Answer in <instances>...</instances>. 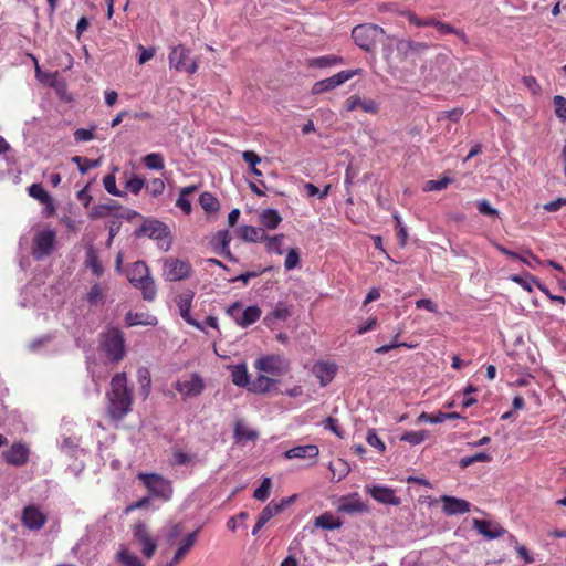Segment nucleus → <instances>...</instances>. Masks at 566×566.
I'll use <instances>...</instances> for the list:
<instances>
[{"label": "nucleus", "instance_id": "f257e3e1", "mask_svg": "<svg viewBox=\"0 0 566 566\" xmlns=\"http://www.w3.org/2000/svg\"><path fill=\"white\" fill-rule=\"evenodd\" d=\"M107 412L113 420H122L132 411L133 390L127 386L125 373H117L111 380V391L107 394Z\"/></svg>", "mask_w": 566, "mask_h": 566}, {"label": "nucleus", "instance_id": "f03ea898", "mask_svg": "<svg viewBox=\"0 0 566 566\" xmlns=\"http://www.w3.org/2000/svg\"><path fill=\"white\" fill-rule=\"evenodd\" d=\"M99 347L105 353L109 363L117 364L126 356L124 333L115 326H107L99 334Z\"/></svg>", "mask_w": 566, "mask_h": 566}, {"label": "nucleus", "instance_id": "7ed1b4c3", "mask_svg": "<svg viewBox=\"0 0 566 566\" xmlns=\"http://www.w3.org/2000/svg\"><path fill=\"white\" fill-rule=\"evenodd\" d=\"M133 235L136 239L148 237L156 240L157 245L163 251H168L171 248L172 237L170 229L163 221L153 218H143L140 227L134 230Z\"/></svg>", "mask_w": 566, "mask_h": 566}, {"label": "nucleus", "instance_id": "20e7f679", "mask_svg": "<svg viewBox=\"0 0 566 566\" xmlns=\"http://www.w3.org/2000/svg\"><path fill=\"white\" fill-rule=\"evenodd\" d=\"M138 478L148 489L150 496L165 502L172 497L174 489L170 480L157 473H140Z\"/></svg>", "mask_w": 566, "mask_h": 566}, {"label": "nucleus", "instance_id": "39448f33", "mask_svg": "<svg viewBox=\"0 0 566 566\" xmlns=\"http://www.w3.org/2000/svg\"><path fill=\"white\" fill-rule=\"evenodd\" d=\"M384 33L385 31L381 27L371 23H364L356 25L352 30V38L356 45L361 50L370 52L376 45L377 38Z\"/></svg>", "mask_w": 566, "mask_h": 566}, {"label": "nucleus", "instance_id": "423d86ee", "mask_svg": "<svg viewBox=\"0 0 566 566\" xmlns=\"http://www.w3.org/2000/svg\"><path fill=\"white\" fill-rule=\"evenodd\" d=\"M56 243V232L51 229L42 230L35 233L32 244V256L36 261L48 258L54 250Z\"/></svg>", "mask_w": 566, "mask_h": 566}, {"label": "nucleus", "instance_id": "0eeeda50", "mask_svg": "<svg viewBox=\"0 0 566 566\" xmlns=\"http://www.w3.org/2000/svg\"><path fill=\"white\" fill-rule=\"evenodd\" d=\"M297 495L293 494L289 497H283L279 503L271 501L259 514L256 523L252 530V535H256L260 530L275 515L280 514L285 507L291 505Z\"/></svg>", "mask_w": 566, "mask_h": 566}, {"label": "nucleus", "instance_id": "6e6552de", "mask_svg": "<svg viewBox=\"0 0 566 566\" xmlns=\"http://www.w3.org/2000/svg\"><path fill=\"white\" fill-rule=\"evenodd\" d=\"M360 73H361V69L340 71L331 77H327V78L316 82L312 86L311 92L313 95L328 92V91L334 90L337 86L344 84L345 82L349 81L355 75L360 74Z\"/></svg>", "mask_w": 566, "mask_h": 566}, {"label": "nucleus", "instance_id": "1a4fd4ad", "mask_svg": "<svg viewBox=\"0 0 566 566\" xmlns=\"http://www.w3.org/2000/svg\"><path fill=\"white\" fill-rule=\"evenodd\" d=\"M169 64L177 71H186L188 74L197 72V61L189 57V50L182 44L174 46L169 54Z\"/></svg>", "mask_w": 566, "mask_h": 566}, {"label": "nucleus", "instance_id": "9d476101", "mask_svg": "<svg viewBox=\"0 0 566 566\" xmlns=\"http://www.w3.org/2000/svg\"><path fill=\"white\" fill-rule=\"evenodd\" d=\"M191 274V265L189 262L169 258L164 262V276L166 281L175 282L189 277Z\"/></svg>", "mask_w": 566, "mask_h": 566}, {"label": "nucleus", "instance_id": "9b49d317", "mask_svg": "<svg viewBox=\"0 0 566 566\" xmlns=\"http://www.w3.org/2000/svg\"><path fill=\"white\" fill-rule=\"evenodd\" d=\"M255 367L264 373L275 376L284 375L290 369L289 360L280 355H269L259 358L255 361Z\"/></svg>", "mask_w": 566, "mask_h": 566}, {"label": "nucleus", "instance_id": "f8f14e48", "mask_svg": "<svg viewBox=\"0 0 566 566\" xmlns=\"http://www.w3.org/2000/svg\"><path fill=\"white\" fill-rule=\"evenodd\" d=\"M3 460L14 467H21L29 459V449L21 442L13 443L8 450L2 452Z\"/></svg>", "mask_w": 566, "mask_h": 566}, {"label": "nucleus", "instance_id": "ddd939ff", "mask_svg": "<svg viewBox=\"0 0 566 566\" xmlns=\"http://www.w3.org/2000/svg\"><path fill=\"white\" fill-rule=\"evenodd\" d=\"M195 296L192 291H187L177 297V305L179 307L180 316L191 326H195L199 331H203V326L200 322L195 319L190 314L191 302Z\"/></svg>", "mask_w": 566, "mask_h": 566}, {"label": "nucleus", "instance_id": "4468645a", "mask_svg": "<svg viewBox=\"0 0 566 566\" xmlns=\"http://www.w3.org/2000/svg\"><path fill=\"white\" fill-rule=\"evenodd\" d=\"M443 503L442 511L444 514L452 516L470 512L471 504L467 500L459 499L450 495H442L440 497Z\"/></svg>", "mask_w": 566, "mask_h": 566}, {"label": "nucleus", "instance_id": "2eb2a0df", "mask_svg": "<svg viewBox=\"0 0 566 566\" xmlns=\"http://www.w3.org/2000/svg\"><path fill=\"white\" fill-rule=\"evenodd\" d=\"M46 516L35 506L29 505L22 512V523L31 531H38L46 523Z\"/></svg>", "mask_w": 566, "mask_h": 566}, {"label": "nucleus", "instance_id": "dca6fc26", "mask_svg": "<svg viewBox=\"0 0 566 566\" xmlns=\"http://www.w3.org/2000/svg\"><path fill=\"white\" fill-rule=\"evenodd\" d=\"M473 528L488 539L499 538L506 533L500 524L479 518H473Z\"/></svg>", "mask_w": 566, "mask_h": 566}, {"label": "nucleus", "instance_id": "f3484780", "mask_svg": "<svg viewBox=\"0 0 566 566\" xmlns=\"http://www.w3.org/2000/svg\"><path fill=\"white\" fill-rule=\"evenodd\" d=\"M318 454H319V449L316 444H306V446H297V447L286 450L283 453V457L287 460L310 459V460H313V463H316Z\"/></svg>", "mask_w": 566, "mask_h": 566}, {"label": "nucleus", "instance_id": "a211bd4d", "mask_svg": "<svg viewBox=\"0 0 566 566\" xmlns=\"http://www.w3.org/2000/svg\"><path fill=\"white\" fill-rule=\"evenodd\" d=\"M368 493L379 503L398 506L401 503L400 497L395 495V491L387 486L375 485L368 488Z\"/></svg>", "mask_w": 566, "mask_h": 566}, {"label": "nucleus", "instance_id": "6ab92c4d", "mask_svg": "<svg viewBox=\"0 0 566 566\" xmlns=\"http://www.w3.org/2000/svg\"><path fill=\"white\" fill-rule=\"evenodd\" d=\"M199 532L200 528H197L196 531L187 534V536L180 542L178 549L169 562V566L177 565L189 553L197 542Z\"/></svg>", "mask_w": 566, "mask_h": 566}, {"label": "nucleus", "instance_id": "aec40b11", "mask_svg": "<svg viewBox=\"0 0 566 566\" xmlns=\"http://www.w3.org/2000/svg\"><path fill=\"white\" fill-rule=\"evenodd\" d=\"M338 511L350 514L361 513L367 511V505L359 499L357 493H354L340 500Z\"/></svg>", "mask_w": 566, "mask_h": 566}, {"label": "nucleus", "instance_id": "412c9836", "mask_svg": "<svg viewBox=\"0 0 566 566\" xmlns=\"http://www.w3.org/2000/svg\"><path fill=\"white\" fill-rule=\"evenodd\" d=\"M150 276L149 268L144 261L133 263L127 272V279L133 286L142 283Z\"/></svg>", "mask_w": 566, "mask_h": 566}, {"label": "nucleus", "instance_id": "4be33fe9", "mask_svg": "<svg viewBox=\"0 0 566 566\" xmlns=\"http://www.w3.org/2000/svg\"><path fill=\"white\" fill-rule=\"evenodd\" d=\"M238 234L245 242H263L268 239V234L264 229L247 224L241 226L238 229Z\"/></svg>", "mask_w": 566, "mask_h": 566}, {"label": "nucleus", "instance_id": "5701e85b", "mask_svg": "<svg viewBox=\"0 0 566 566\" xmlns=\"http://www.w3.org/2000/svg\"><path fill=\"white\" fill-rule=\"evenodd\" d=\"M313 370L321 385L325 387L334 379L337 368L335 364L318 363Z\"/></svg>", "mask_w": 566, "mask_h": 566}, {"label": "nucleus", "instance_id": "b1692460", "mask_svg": "<svg viewBox=\"0 0 566 566\" xmlns=\"http://www.w3.org/2000/svg\"><path fill=\"white\" fill-rule=\"evenodd\" d=\"M177 389L187 396L196 397L202 392L203 381L197 374H195L190 380L179 382Z\"/></svg>", "mask_w": 566, "mask_h": 566}, {"label": "nucleus", "instance_id": "393cba45", "mask_svg": "<svg viewBox=\"0 0 566 566\" xmlns=\"http://www.w3.org/2000/svg\"><path fill=\"white\" fill-rule=\"evenodd\" d=\"M277 380L259 375L254 380L250 381L248 390L253 394H265L274 389Z\"/></svg>", "mask_w": 566, "mask_h": 566}, {"label": "nucleus", "instance_id": "a878e982", "mask_svg": "<svg viewBox=\"0 0 566 566\" xmlns=\"http://www.w3.org/2000/svg\"><path fill=\"white\" fill-rule=\"evenodd\" d=\"M281 221L282 217L280 216L277 210L272 208L263 210L260 214V223L269 230L276 229Z\"/></svg>", "mask_w": 566, "mask_h": 566}, {"label": "nucleus", "instance_id": "bb28decb", "mask_svg": "<svg viewBox=\"0 0 566 566\" xmlns=\"http://www.w3.org/2000/svg\"><path fill=\"white\" fill-rule=\"evenodd\" d=\"M261 310L256 305L248 306L240 317H235V322L238 325L242 327H248L254 324L261 316Z\"/></svg>", "mask_w": 566, "mask_h": 566}, {"label": "nucleus", "instance_id": "cd10ccee", "mask_svg": "<svg viewBox=\"0 0 566 566\" xmlns=\"http://www.w3.org/2000/svg\"><path fill=\"white\" fill-rule=\"evenodd\" d=\"M231 379L235 386L248 389L250 377L245 364H239L232 367Z\"/></svg>", "mask_w": 566, "mask_h": 566}, {"label": "nucleus", "instance_id": "c85d7f7f", "mask_svg": "<svg viewBox=\"0 0 566 566\" xmlns=\"http://www.w3.org/2000/svg\"><path fill=\"white\" fill-rule=\"evenodd\" d=\"M120 208H122V206L119 203H117L114 200H109L108 203H102V205L94 206L88 213V218L92 220L105 218L112 211L118 210Z\"/></svg>", "mask_w": 566, "mask_h": 566}, {"label": "nucleus", "instance_id": "c756f323", "mask_svg": "<svg viewBox=\"0 0 566 566\" xmlns=\"http://www.w3.org/2000/svg\"><path fill=\"white\" fill-rule=\"evenodd\" d=\"M199 203L201 208L208 213L218 212L220 210V202L218 198L208 191H205L200 195Z\"/></svg>", "mask_w": 566, "mask_h": 566}, {"label": "nucleus", "instance_id": "7c9ffc66", "mask_svg": "<svg viewBox=\"0 0 566 566\" xmlns=\"http://www.w3.org/2000/svg\"><path fill=\"white\" fill-rule=\"evenodd\" d=\"M314 525L323 530L332 531L340 528L342 522L339 520H335L332 513L326 512L315 518Z\"/></svg>", "mask_w": 566, "mask_h": 566}, {"label": "nucleus", "instance_id": "2f4dec72", "mask_svg": "<svg viewBox=\"0 0 566 566\" xmlns=\"http://www.w3.org/2000/svg\"><path fill=\"white\" fill-rule=\"evenodd\" d=\"M328 469L333 473V478H336V481L343 480L350 472L349 464L343 459H337L335 462H331Z\"/></svg>", "mask_w": 566, "mask_h": 566}, {"label": "nucleus", "instance_id": "473e14b6", "mask_svg": "<svg viewBox=\"0 0 566 566\" xmlns=\"http://www.w3.org/2000/svg\"><path fill=\"white\" fill-rule=\"evenodd\" d=\"M427 49H428V45L426 43L416 42V41H411V40H405V41H400L398 43V50L402 51L405 54H408V53L420 54V53L424 52Z\"/></svg>", "mask_w": 566, "mask_h": 566}, {"label": "nucleus", "instance_id": "72a5a7b5", "mask_svg": "<svg viewBox=\"0 0 566 566\" xmlns=\"http://www.w3.org/2000/svg\"><path fill=\"white\" fill-rule=\"evenodd\" d=\"M135 287L139 289L143 294V298L146 301H154L156 297L157 289L155 281L151 276L142 281V283L137 284Z\"/></svg>", "mask_w": 566, "mask_h": 566}, {"label": "nucleus", "instance_id": "f704fd0d", "mask_svg": "<svg viewBox=\"0 0 566 566\" xmlns=\"http://www.w3.org/2000/svg\"><path fill=\"white\" fill-rule=\"evenodd\" d=\"M86 263L91 268L92 272L97 276H102L104 269L98 261L95 250L93 247H90L86 252Z\"/></svg>", "mask_w": 566, "mask_h": 566}, {"label": "nucleus", "instance_id": "c9c22d12", "mask_svg": "<svg viewBox=\"0 0 566 566\" xmlns=\"http://www.w3.org/2000/svg\"><path fill=\"white\" fill-rule=\"evenodd\" d=\"M429 436V432L427 430H420V431H406L401 437V441L409 442L410 444H420L423 442Z\"/></svg>", "mask_w": 566, "mask_h": 566}, {"label": "nucleus", "instance_id": "e433bc0d", "mask_svg": "<svg viewBox=\"0 0 566 566\" xmlns=\"http://www.w3.org/2000/svg\"><path fill=\"white\" fill-rule=\"evenodd\" d=\"M491 460H492V457L489 453L478 452L473 455L464 457V458L460 459L459 465H460V468L465 469L475 462H490Z\"/></svg>", "mask_w": 566, "mask_h": 566}, {"label": "nucleus", "instance_id": "4c0bfd02", "mask_svg": "<svg viewBox=\"0 0 566 566\" xmlns=\"http://www.w3.org/2000/svg\"><path fill=\"white\" fill-rule=\"evenodd\" d=\"M344 59L338 55H325L321 57H316L311 62V66L315 67H327L335 64H342Z\"/></svg>", "mask_w": 566, "mask_h": 566}, {"label": "nucleus", "instance_id": "58836bf2", "mask_svg": "<svg viewBox=\"0 0 566 566\" xmlns=\"http://www.w3.org/2000/svg\"><path fill=\"white\" fill-rule=\"evenodd\" d=\"M28 193L30 197L39 200L41 203H44L50 200V193L43 188L41 184H32L28 188Z\"/></svg>", "mask_w": 566, "mask_h": 566}, {"label": "nucleus", "instance_id": "ea45409f", "mask_svg": "<svg viewBox=\"0 0 566 566\" xmlns=\"http://www.w3.org/2000/svg\"><path fill=\"white\" fill-rule=\"evenodd\" d=\"M144 164L148 169L161 170L165 167L164 158L158 153H150L144 157Z\"/></svg>", "mask_w": 566, "mask_h": 566}, {"label": "nucleus", "instance_id": "a19ab883", "mask_svg": "<svg viewBox=\"0 0 566 566\" xmlns=\"http://www.w3.org/2000/svg\"><path fill=\"white\" fill-rule=\"evenodd\" d=\"M117 558L124 566H144L138 556L127 549L118 552Z\"/></svg>", "mask_w": 566, "mask_h": 566}, {"label": "nucleus", "instance_id": "79ce46f5", "mask_svg": "<svg viewBox=\"0 0 566 566\" xmlns=\"http://www.w3.org/2000/svg\"><path fill=\"white\" fill-rule=\"evenodd\" d=\"M272 486L271 478L265 476L262 479V482L258 489H255L253 493V497L259 501H265L270 496V490Z\"/></svg>", "mask_w": 566, "mask_h": 566}, {"label": "nucleus", "instance_id": "37998d69", "mask_svg": "<svg viewBox=\"0 0 566 566\" xmlns=\"http://www.w3.org/2000/svg\"><path fill=\"white\" fill-rule=\"evenodd\" d=\"M234 438L238 441H242V440H251L252 441L258 438V432L254 430H248L240 422H237L235 427H234Z\"/></svg>", "mask_w": 566, "mask_h": 566}, {"label": "nucleus", "instance_id": "c03bdc74", "mask_svg": "<svg viewBox=\"0 0 566 566\" xmlns=\"http://www.w3.org/2000/svg\"><path fill=\"white\" fill-rule=\"evenodd\" d=\"M284 239V234H275L273 237H269L265 239L266 241V249L269 252H274L279 255L283 254L282 250V242Z\"/></svg>", "mask_w": 566, "mask_h": 566}, {"label": "nucleus", "instance_id": "a18cd8bd", "mask_svg": "<svg viewBox=\"0 0 566 566\" xmlns=\"http://www.w3.org/2000/svg\"><path fill=\"white\" fill-rule=\"evenodd\" d=\"M290 316L291 313L286 307L277 306L265 316L264 322L270 325L275 319L285 321Z\"/></svg>", "mask_w": 566, "mask_h": 566}, {"label": "nucleus", "instance_id": "49530a36", "mask_svg": "<svg viewBox=\"0 0 566 566\" xmlns=\"http://www.w3.org/2000/svg\"><path fill=\"white\" fill-rule=\"evenodd\" d=\"M103 185H104L105 190L113 196H117V197L126 196V193L124 191H120L116 187V179L113 174H109L104 177Z\"/></svg>", "mask_w": 566, "mask_h": 566}, {"label": "nucleus", "instance_id": "de8ad7c7", "mask_svg": "<svg viewBox=\"0 0 566 566\" xmlns=\"http://www.w3.org/2000/svg\"><path fill=\"white\" fill-rule=\"evenodd\" d=\"M451 182H452V179L449 177H442L438 180H428L423 187V190L424 191H440V190L447 188V186Z\"/></svg>", "mask_w": 566, "mask_h": 566}, {"label": "nucleus", "instance_id": "09e8293b", "mask_svg": "<svg viewBox=\"0 0 566 566\" xmlns=\"http://www.w3.org/2000/svg\"><path fill=\"white\" fill-rule=\"evenodd\" d=\"M300 252L297 249L291 248L287 250L284 266L287 271L293 270L300 265Z\"/></svg>", "mask_w": 566, "mask_h": 566}, {"label": "nucleus", "instance_id": "8fccbe9b", "mask_svg": "<svg viewBox=\"0 0 566 566\" xmlns=\"http://www.w3.org/2000/svg\"><path fill=\"white\" fill-rule=\"evenodd\" d=\"M133 533H134V537H135L138 542H140V543L146 542V541H148V539L153 538V537H151V535H150V534H149V532H148V527H147L146 523H144V522H142V521L137 522V523L134 525V531H133Z\"/></svg>", "mask_w": 566, "mask_h": 566}, {"label": "nucleus", "instance_id": "3c124183", "mask_svg": "<svg viewBox=\"0 0 566 566\" xmlns=\"http://www.w3.org/2000/svg\"><path fill=\"white\" fill-rule=\"evenodd\" d=\"M138 379L142 386V392L145 397L149 395L150 391V385H151V378L148 369L140 368L138 370Z\"/></svg>", "mask_w": 566, "mask_h": 566}, {"label": "nucleus", "instance_id": "603ef678", "mask_svg": "<svg viewBox=\"0 0 566 566\" xmlns=\"http://www.w3.org/2000/svg\"><path fill=\"white\" fill-rule=\"evenodd\" d=\"M553 103L555 106V114L562 120H566V98L560 95H556L553 98Z\"/></svg>", "mask_w": 566, "mask_h": 566}, {"label": "nucleus", "instance_id": "864d4df0", "mask_svg": "<svg viewBox=\"0 0 566 566\" xmlns=\"http://www.w3.org/2000/svg\"><path fill=\"white\" fill-rule=\"evenodd\" d=\"M96 129V126L93 125L91 128L86 129V128H77L75 129L74 132V139L76 143H82V142H88V140H92L94 139V132Z\"/></svg>", "mask_w": 566, "mask_h": 566}, {"label": "nucleus", "instance_id": "5fc2aeb1", "mask_svg": "<svg viewBox=\"0 0 566 566\" xmlns=\"http://www.w3.org/2000/svg\"><path fill=\"white\" fill-rule=\"evenodd\" d=\"M103 290L98 283H95L86 294V300L91 305H96L103 300Z\"/></svg>", "mask_w": 566, "mask_h": 566}, {"label": "nucleus", "instance_id": "6e6d98bb", "mask_svg": "<svg viewBox=\"0 0 566 566\" xmlns=\"http://www.w3.org/2000/svg\"><path fill=\"white\" fill-rule=\"evenodd\" d=\"M424 24H431V27H434L440 33L444 34L457 32V30L451 24L438 21L434 18H428V21Z\"/></svg>", "mask_w": 566, "mask_h": 566}, {"label": "nucleus", "instance_id": "4d7b16f0", "mask_svg": "<svg viewBox=\"0 0 566 566\" xmlns=\"http://www.w3.org/2000/svg\"><path fill=\"white\" fill-rule=\"evenodd\" d=\"M230 241H231V237H230L228 230H219L214 234V237L212 239V243L214 244V249L220 248V247L229 245Z\"/></svg>", "mask_w": 566, "mask_h": 566}, {"label": "nucleus", "instance_id": "13d9d810", "mask_svg": "<svg viewBox=\"0 0 566 566\" xmlns=\"http://www.w3.org/2000/svg\"><path fill=\"white\" fill-rule=\"evenodd\" d=\"M531 281L534 282V284L552 301L558 302L560 304L565 303L564 296L560 295H553V293L549 292V290L535 276H531Z\"/></svg>", "mask_w": 566, "mask_h": 566}, {"label": "nucleus", "instance_id": "bf43d9fd", "mask_svg": "<svg viewBox=\"0 0 566 566\" xmlns=\"http://www.w3.org/2000/svg\"><path fill=\"white\" fill-rule=\"evenodd\" d=\"M366 441L369 446L378 449L380 452H384L386 449L385 443L381 441V439L378 437L376 431L374 429H370L367 433Z\"/></svg>", "mask_w": 566, "mask_h": 566}, {"label": "nucleus", "instance_id": "052dcab7", "mask_svg": "<svg viewBox=\"0 0 566 566\" xmlns=\"http://www.w3.org/2000/svg\"><path fill=\"white\" fill-rule=\"evenodd\" d=\"M145 186V179L138 176H134L126 182V188L134 195L140 192Z\"/></svg>", "mask_w": 566, "mask_h": 566}, {"label": "nucleus", "instance_id": "680f3d73", "mask_svg": "<svg viewBox=\"0 0 566 566\" xmlns=\"http://www.w3.org/2000/svg\"><path fill=\"white\" fill-rule=\"evenodd\" d=\"M306 192L310 197L318 196V198H325L331 189V185H327L323 190H319L315 185L307 182L305 184Z\"/></svg>", "mask_w": 566, "mask_h": 566}, {"label": "nucleus", "instance_id": "e2e57ef3", "mask_svg": "<svg viewBox=\"0 0 566 566\" xmlns=\"http://www.w3.org/2000/svg\"><path fill=\"white\" fill-rule=\"evenodd\" d=\"M394 219L396 220L397 228H398L397 237H398L399 245L403 248L407 244V239H408L407 229L405 226H402L401 219L398 214H395Z\"/></svg>", "mask_w": 566, "mask_h": 566}, {"label": "nucleus", "instance_id": "0e129e2a", "mask_svg": "<svg viewBox=\"0 0 566 566\" xmlns=\"http://www.w3.org/2000/svg\"><path fill=\"white\" fill-rule=\"evenodd\" d=\"M53 339V336L50 335V334H46V335H43L39 338H35L33 339L28 348L31 350V352H39L45 344H48L49 342H51Z\"/></svg>", "mask_w": 566, "mask_h": 566}, {"label": "nucleus", "instance_id": "69168bd1", "mask_svg": "<svg viewBox=\"0 0 566 566\" xmlns=\"http://www.w3.org/2000/svg\"><path fill=\"white\" fill-rule=\"evenodd\" d=\"M147 188L153 197H158L165 190V182L160 178H155L150 181Z\"/></svg>", "mask_w": 566, "mask_h": 566}, {"label": "nucleus", "instance_id": "338daca9", "mask_svg": "<svg viewBox=\"0 0 566 566\" xmlns=\"http://www.w3.org/2000/svg\"><path fill=\"white\" fill-rule=\"evenodd\" d=\"M193 457L180 450L175 451L172 454V462L177 465H187L192 461Z\"/></svg>", "mask_w": 566, "mask_h": 566}, {"label": "nucleus", "instance_id": "774afa93", "mask_svg": "<svg viewBox=\"0 0 566 566\" xmlns=\"http://www.w3.org/2000/svg\"><path fill=\"white\" fill-rule=\"evenodd\" d=\"M478 210L481 214L495 217L499 214L497 210L489 203L488 200L483 199L478 203Z\"/></svg>", "mask_w": 566, "mask_h": 566}]
</instances>
